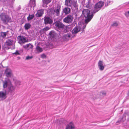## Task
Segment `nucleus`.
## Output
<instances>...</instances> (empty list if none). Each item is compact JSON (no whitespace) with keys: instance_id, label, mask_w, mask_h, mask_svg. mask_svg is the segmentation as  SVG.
<instances>
[{"instance_id":"29","label":"nucleus","mask_w":129,"mask_h":129,"mask_svg":"<svg viewBox=\"0 0 129 129\" xmlns=\"http://www.w3.org/2000/svg\"><path fill=\"white\" fill-rule=\"evenodd\" d=\"M36 49L37 51L39 52H40L42 51V48L39 46H37L36 47Z\"/></svg>"},{"instance_id":"17","label":"nucleus","mask_w":129,"mask_h":129,"mask_svg":"<svg viewBox=\"0 0 129 129\" xmlns=\"http://www.w3.org/2000/svg\"><path fill=\"white\" fill-rule=\"evenodd\" d=\"M51 0H43V5L42 7H47V5L50 3Z\"/></svg>"},{"instance_id":"35","label":"nucleus","mask_w":129,"mask_h":129,"mask_svg":"<svg viewBox=\"0 0 129 129\" xmlns=\"http://www.w3.org/2000/svg\"><path fill=\"white\" fill-rule=\"evenodd\" d=\"M121 122V121H118L116 122V123H120Z\"/></svg>"},{"instance_id":"16","label":"nucleus","mask_w":129,"mask_h":129,"mask_svg":"<svg viewBox=\"0 0 129 129\" xmlns=\"http://www.w3.org/2000/svg\"><path fill=\"white\" fill-rule=\"evenodd\" d=\"M36 6V0H30V3L29 4V6L31 8L33 7L34 9V7Z\"/></svg>"},{"instance_id":"34","label":"nucleus","mask_w":129,"mask_h":129,"mask_svg":"<svg viewBox=\"0 0 129 129\" xmlns=\"http://www.w3.org/2000/svg\"><path fill=\"white\" fill-rule=\"evenodd\" d=\"M33 57L32 56H28L27 57H26V59L28 60L29 59H31Z\"/></svg>"},{"instance_id":"28","label":"nucleus","mask_w":129,"mask_h":129,"mask_svg":"<svg viewBox=\"0 0 129 129\" xmlns=\"http://www.w3.org/2000/svg\"><path fill=\"white\" fill-rule=\"evenodd\" d=\"M49 29L50 28L49 27H46L44 28L43 29L41 30H40V32H42L44 33V31H47L49 30Z\"/></svg>"},{"instance_id":"25","label":"nucleus","mask_w":129,"mask_h":129,"mask_svg":"<svg viewBox=\"0 0 129 129\" xmlns=\"http://www.w3.org/2000/svg\"><path fill=\"white\" fill-rule=\"evenodd\" d=\"M99 10L100 9H99L98 8H95V5L94 9L92 10V13H95L96 12H98Z\"/></svg>"},{"instance_id":"14","label":"nucleus","mask_w":129,"mask_h":129,"mask_svg":"<svg viewBox=\"0 0 129 129\" xmlns=\"http://www.w3.org/2000/svg\"><path fill=\"white\" fill-rule=\"evenodd\" d=\"M104 5V2L102 1H100L95 5V7L98 8L100 9V8L102 7Z\"/></svg>"},{"instance_id":"13","label":"nucleus","mask_w":129,"mask_h":129,"mask_svg":"<svg viewBox=\"0 0 129 129\" xmlns=\"http://www.w3.org/2000/svg\"><path fill=\"white\" fill-rule=\"evenodd\" d=\"M98 66L100 70L102 71L104 69V66L103 64V61L101 60H99L98 63Z\"/></svg>"},{"instance_id":"4","label":"nucleus","mask_w":129,"mask_h":129,"mask_svg":"<svg viewBox=\"0 0 129 129\" xmlns=\"http://www.w3.org/2000/svg\"><path fill=\"white\" fill-rule=\"evenodd\" d=\"M74 17L73 15H69L63 19L64 22L67 23H71L72 22Z\"/></svg>"},{"instance_id":"33","label":"nucleus","mask_w":129,"mask_h":129,"mask_svg":"<svg viewBox=\"0 0 129 129\" xmlns=\"http://www.w3.org/2000/svg\"><path fill=\"white\" fill-rule=\"evenodd\" d=\"M13 54H14L16 55H18L20 54L18 51H16L15 53H13Z\"/></svg>"},{"instance_id":"8","label":"nucleus","mask_w":129,"mask_h":129,"mask_svg":"<svg viewBox=\"0 0 129 129\" xmlns=\"http://www.w3.org/2000/svg\"><path fill=\"white\" fill-rule=\"evenodd\" d=\"M53 22V20L50 17H45L44 23L45 24H51Z\"/></svg>"},{"instance_id":"38","label":"nucleus","mask_w":129,"mask_h":129,"mask_svg":"<svg viewBox=\"0 0 129 129\" xmlns=\"http://www.w3.org/2000/svg\"><path fill=\"white\" fill-rule=\"evenodd\" d=\"M128 4H129V2H128Z\"/></svg>"},{"instance_id":"21","label":"nucleus","mask_w":129,"mask_h":129,"mask_svg":"<svg viewBox=\"0 0 129 129\" xmlns=\"http://www.w3.org/2000/svg\"><path fill=\"white\" fill-rule=\"evenodd\" d=\"M13 41L12 39H8L6 42V44L7 46H10L12 45Z\"/></svg>"},{"instance_id":"10","label":"nucleus","mask_w":129,"mask_h":129,"mask_svg":"<svg viewBox=\"0 0 129 129\" xmlns=\"http://www.w3.org/2000/svg\"><path fill=\"white\" fill-rule=\"evenodd\" d=\"M44 13V10L43 9H41L38 11L37 12L36 15L37 17H40L42 16Z\"/></svg>"},{"instance_id":"26","label":"nucleus","mask_w":129,"mask_h":129,"mask_svg":"<svg viewBox=\"0 0 129 129\" xmlns=\"http://www.w3.org/2000/svg\"><path fill=\"white\" fill-rule=\"evenodd\" d=\"M34 17V14L32 15L29 14V16L27 17V19L28 21L31 20Z\"/></svg>"},{"instance_id":"1","label":"nucleus","mask_w":129,"mask_h":129,"mask_svg":"<svg viewBox=\"0 0 129 129\" xmlns=\"http://www.w3.org/2000/svg\"><path fill=\"white\" fill-rule=\"evenodd\" d=\"M90 10L88 9H84L82 11V14L85 18V22L86 23H87L89 22L93 16V14L90 15Z\"/></svg>"},{"instance_id":"18","label":"nucleus","mask_w":129,"mask_h":129,"mask_svg":"<svg viewBox=\"0 0 129 129\" xmlns=\"http://www.w3.org/2000/svg\"><path fill=\"white\" fill-rule=\"evenodd\" d=\"M33 47V45L30 43L27 44L26 45L23 46V47L25 49H32Z\"/></svg>"},{"instance_id":"11","label":"nucleus","mask_w":129,"mask_h":129,"mask_svg":"<svg viewBox=\"0 0 129 129\" xmlns=\"http://www.w3.org/2000/svg\"><path fill=\"white\" fill-rule=\"evenodd\" d=\"M75 126L73 123L71 122L69 124L67 125L65 129H74Z\"/></svg>"},{"instance_id":"24","label":"nucleus","mask_w":129,"mask_h":129,"mask_svg":"<svg viewBox=\"0 0 129 129\" xmlns=\"http://www.w3.org/2000/svg\"><path fill=\"white\" fill-rule=\"evenodd\" d=\"M73 5L75 9H77L78 7V5L77 1H74L73 3Z\"/></svg>"},{"instance_id":"20","label":"nucleus","mask_w":129,"mask_h":129,"mask_svg":"<svg viewBox=\"0 0 129 129\" xmlns=\"http://www.w3.org/2000/svg\"><path fill=\"white\" fill-rule=\"evenodd\" d=\"M6 92L0 91V98L3 99H5L6 98Z\"/></svg>"},{"instance_id":"19","label":"nucleus","mask_w":129,"mask_h":129,"mask_svg":"<svg viewBox=\"0 0 129 129\" xmlns=\"http://www.w3.org/2000/svg\"><path fill=\"white\" fill-rule=\"evenodd\" d=\"M70 9L68 7H66L63 10V12L66 15L69 14L70 12Z\"/></svg>"},{"instance_id":"15","label":"nucleus","mask_w":129,"mask_h":129,"mask_svg":"<svg viewBox=\"0 0 129 129\" xmlns=\"http://www.w3.org/2000/svg\"><path fill=\"white\" fill-rule=\"evenodd\" d=\"M71 36V34H68L64 35L62 37V38L64 41H67L69 40Z\"/></svg>"},{"instance_id":"6","label":"nucleus","mask_w":129,"mask_h":129,"mask_svg":"<svg viewBox=\"0 0 129 129\" xmlns=\"http://www.w3.org/2000/svg\"><path fill=\"white\" fill-rule=\"evenodd\" d=\"M6 76L8 77H11L13 76L12 71L9 69H7L5 71Z\"/></svg>"},{"instance_id":"32","label":"nucleus","mask_w":129,"mask_h":129,"mask_svg":"<svg viewBox=\"0 0 129 129\" xmlns=\"http://www.w3.org/2000/svg\"><path fill=\"white\" fill-rule=\"evenodd\" d=\"M112 26H117L118 25V24L116 22L114 23L112 25Z\"/></svg>"},{"instance_id":"9","label":"nucleus","mask_w":129,"mask_h":129,"mask_svg":"<svg viewBox=\"0 0 129 129\" xmlns=\"http://www.w3.org/2000/svg\"><path fill=\"white\" fill-rule=\"evenodd\" d=\"M15 89V87L11 84V85L8 87V92L10 93L11 94H13L14 93Z\"/></svg>"},{"instance_id":"23","label":"nucleus","mask_w":129,"mask_h":129,"mask_svg":"<svg viewBox=\"0 0 129 129\" xmlns=\"http://www.w3.org/2000/svg\"><path fill=\"white\" fill-rule=\"evenodd\" d=\"M24 27L25 29L28 30L30 28L31 25L29 23H27L25 24Z\"/></svg>"},{"instance_id":"31","label":"nucleus","mask_w":129,"mask_h":129,"mask_svg":"<svg viewBox=\"0 0 129 129\" xmlns=\"http://www.w3.org/2000/svg\"><path fill=\"white\" fill-rule=\"evenodd\" d=\"M54 33L53 31H51L49 33V35L51 37L53 38L54 36Z\"/></svg>"},{"instance_id":"22","label":"nucleus","mask_w":129,"mask_h":129,"mask_svg":"<svg viewBox=\"0 0 129 129\" xmlns=\"http://www.w3.org/2000/svg\"><path fill=\"white\" fill-rule=\"evenodd\" d=\"M72 2V0H65V5L67 6H71Z\"/></svg>"},{"instance_id":"2","label":"nucleus","mask_w":129,"mask_h":129,"mask_svg":"<svg viewBox=\"0 0 129 129\" xmlns=\"http://www.w3.org/2000/svg\"><path fill=\"white\" fill-rule=\"evenodd\" d=\"M0 18L3 23L6 24L11 21V17L5 13H2L0 14Z\"/></svg>"},{"instance_id":"37","label":"nucleus","mask_w":129,"mask_h":129,"mask_svg":"<svg viewBox=\"0 0 129 129\" xmlns=\"http://www.w3.org/2000/svg\"><path fill=\"white\" fill-rule=\"evenodd\" d=\"M89 8H90H90H91V7H89Z\"/></svg>"},{"instance_id":"5","label":"nucleus","mask_w":129,"mask_h":129,"mask_svg":"<svg viewBox=\"0 0 129 129\" xmlns=\"http://www.w3.org/2000/svg\"><path fill=\"white\" fill-rule=\"evenodd\" d=\"M55 26L58 29H63L64 27V25L61 22L59 21H56L54 23Z\"/></svg>"},{"instance_id":"7","label":"nucleus","mask_w":129,"mask_h":129,"mask_svg":"<svg viewBox=\"0 0 129 129\" xmlns=\"http://www.w3.org/2000/svg\"><path fill=\"white\" fill-rule=\"evenodd\" d=\"M81 28L79 26H75L72 30V33L73 34H76L81 31Z\"/></svg>"},{"instance_id":"30","label":"nucleus","mask_w":129,"mask_h":129,"mask_svg":"<svg viewBox=\"0 0 129 129\" xmlns=\"http://www.w3.org/2000/svg\"><path fill=\"white\" fill-rule=\"evenodd\" d=\"M3 87L4 88L7 87L8 85V82L7 81H5L3 82Z\"/></svg>"},{"instance_id":"12","label":"nucleus","mask_w":129,"mask_h":129,"mask_svg":"<svg viewBox=\"0 0 129 129\" xmlns=\"http://www.w3.org/2000/svg\"><path fill=\"white\" fill-rule=\"evenodd\" d=\"M60 6L58 5L57 7L54 10V12L57 16H58L59 14L60 11Z\"/></svg>"},{"instance_id":"3","label":"nucleus","mask_w":129,"mask_h":129,"mask_svg":"<svg viewBox=\"0 0 129 129\" xmlns=\"http://www.w3.org/2000/svg\"><path fill=\"white\" fill-rule=\"evenodd\" d=\"M17 39L18 43L21 45L28 42V39L23 36L20 35L18 36L17 37Z\"/></svg>"},{"instance_id":"36","label":"nucleus","mask_w":129,"mask_h":129,"mask_svg":"<svg viewBox=\"0 0 129 129\" xmlns=\"http://www.w3.org/2000/svg\"><path fill=\"white\" fill-rule=\"evenodd\" d=\"M128 14L129 15V11H128Z\"/></svg>"},{"instance_id":"27","label":"nucleus","mask_w":129,"mask_h":129,"mask_svg":"<svg viewBox=\"0 0 129 129\" xmlns=\"http://www.w3.org/2000/svg\"><path fill=\"white\" fill-rule=\"evenodd\" d=\"M8 33V32H2L1 33V35L2 37L3 38H4L6 37V36Z\"/></svg>"}]
</instances>
